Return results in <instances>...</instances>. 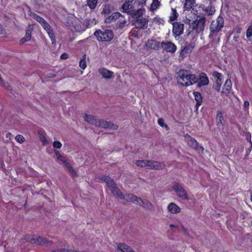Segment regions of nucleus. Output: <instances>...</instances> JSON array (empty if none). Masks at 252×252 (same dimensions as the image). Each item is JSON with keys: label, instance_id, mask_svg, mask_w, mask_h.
<instances>
[{"label": "nucleus", "instance_id": "nucleus-1", "mask_svg": "<svg viewBox=\"0 0 252 252\" xmlns=\"http://www.w3.org/2000/svg\"><path fill=\"white\" fill-rule=\"evenodd\" d=\"M111 193L117 199L121 200L123 203L132 202L143 207L150 208L152 207V204L147 200H143L136 196L130 194H123L117 185L111 181Z\"/></svg>", "mask_w": 252, "mask_h": 252}, {"label": "nucleus", "instance_id": "nucleus-2", "mask_svg": "<svg viewBox=\"0 0 252 252\" xmlns=\"http://www.w3.org/2000/svg\"><path fill=\"white\" fill-rule=\"evenodd\" d=\"M176 78L178 84L185 87L191 86L197 82L196 75L185 69L178 71Z\"/></svg>", "mask_w": 252, "mask_h": 252}, {"label": "nucleus", "instance_id": "nucleus-3", "mask_svg": "<svg viewBox=\"0 0 252 252\" xmlns=\"http://www.w3.org/2000/svg\"><path fill=\"white\" fill-rule=\"evenodd\" d=\"M135 164L139 167L145 168L147 169L158 170L162 169L165 167V165L163 163L144 159L137 160L135 161Z\"/></svg>", "mask_w": 252, "mask_h": 252}, {"label": "nucleus", "instance_id": "nucleus-4", "mask_svg": "<svg viewBox=\"0 0 252 252\" xmlns=\"http://www.w3.org/2000/svg\"><path fill=\"white\" fill-rule=\"evenodd\" d=\"M32 18L35 19L36 21L40 24L43 28L48 33L49 37L50 38L52 44L56 43V37L54 32L47 22L44 20L43 18L38 16L37 14H33L32 15Z\"/></svg>", "mask_w": 252, "mask_h": 252}, {"label": "nucleus", "instance_id": "nucleus-5", "mask_svg": "<svg viewBox=\"0 0 252 252\" xmlns=\"http://www.w3.org/2000/svg\"><path fill=\"white\" fill-rule=\"evenodd\" d=\"M84 118L86 122L96 126L107 128L109 126L108 122L98 119L96 117L91 115L85 114Z\"/></svg>", "mask_w": 252, "mask_h": 252}, {"label": "nucleus", "instance_id": "nucleus-6", "mask_svg": "<svg viewBox=\"0 0 252 252\" xmlns=\"http://www.w3.org/2000/svg\"><path fill=\"white\" fill-rule=\"evenodd\" d=\"M173 189L178 197L184 200H189L186 191L179 183H174L173 185Z\"/></svg>", "mask_w": 252, "mask_h": 252}, {"label": "nucleus", "instance_id": "nucleus-7", "mask_svg": "<svg viewBox=\"0 0 252 252\" xmlns=\"http://www.w3.org/2000/svg\"><path fill=\"white\" fill-rule=\"evenodd\" d=\"M185 140L189 147L198 151L200 150H204V148L200 146L196 140L190 135L188 134L185 135Z\"/></svg>", "mask_w": 252, "mask_h": 252}, {"label": "nucleus", "instance_id": "nucleus-8", "mask_svg": "<svg viewBox=\"0 0 252 252\" xmlns=\"http://www.w3.org/2000/svg\"><path fill=\"white\" fill-rule=\"evenodd\" d=\"M110 32L109 30H105L104 32L101 30L96 31L94 34L100 41H109Z\"/></svg>", "mask_w": 252, "mask_h": 252}, {"label": "nucleus", "instance_id": "nucleus-9", "mask_svg": "<svg viewBox=\"0 0 252 252\" xmlns=\"http://www.w3.org/2000/svg\"><path fill=\"white\" fill-rule=\"evenodd\" d=\"M161 48L164 51L171 53H174L177 50L176 45L171 42L164 41L160 43Z\"/></svg>", "mask_w": 252, "mask_h": 252}, {"label": "nucleus", "instance_id": "nucleus-10", "mask_svg": "<svg viewBox=\"0 0 252 252\" xmlns=\"http://www.w3.org/2000/svg\"><path fill=\"white\" fill-rule=\"evenodd\" d=\"M205 19L204 17L196 20L191 24L192 29H195L197 32L202 31L204 28Z\"/></svg>", "mask_w": 252, "mask_h": 252}, {"label": "nucleus", "instance_id": "nucleus-11", "mask_svg": "<svg viewBox=\"0 0 252 252\" xmlns=\"http://www.w3.org/2000/svg\"><path fill=\"white\" fill-rule=\"evenodd\" d=\"M223 20L221 17H218L216 20L212 22L210 25V30L212 32H218L222 27Z\"/></svg>", "mask_w": 252, "mask_h": 252}, {"label": "nucleus", "instance_id": "nucleus-12", "mask_svg": "<svg viewBox=\"0 0 252 252\" xmlns=\"http://www.w3.org/2000/svg\"><path fill=\"white\" fill-rule=\"evenodd\" d=\"M160 42L156 39H149L145 43V46L147 49L154 50H159L160 47Z\"/></svg>", "mask_w": 252, "mask_h": 252}, {"label": "nucleus", "instance_id": "nucleus-13", "mask_svg": "<svg viewBox=\"0 0 252 252\" xmlns=\"http://www.w3.org/2000/svg\"><path fill=\"white\" fill-rule=\"evenodd\" d=\"M55 153L58 159L64 164L65 166L68 169L69 171L71 173L72 175L73 176H76V173L75 171L70 166L69 164L67 162V160L65 158L61 156L59 152L58 151L55 152Z\"/></svg>", "mask_w": 252, "mask_h": 252}, {"label": "nucleus", "instance_id": "nucleus-14", "mask_svg": "<svg viewBox=\"0 0 252 252\" xmlns=\"http://www.w3.org/2000/svg\"><path fill=\"white\" fill-rule=\"evenodd\" d=\"M148 20L146 18H138L135 20L134 24L137 29H145L148 27Z\"/></svg>", "mask_w": 252, "mask_h": 252}, {"label": "nucleus", "instance_id": "nucleus-15", "mask_svg": "<svg viewBox=\"0 0 252 252\" xmlns=\"http://www.w3.org/2000/svg\"><path fill=\"white\" fill-rule=\"evenodd\" d=\"M173 33L175 36H179L183 33L184 25L180 22L173 23Z\"/></svg>", "mask_w": 252, "mask_h": 252}, {"label": "nucleus", "instance_id": "nucleus-16", "mask_svg": "<svg viewBox=\"0 0 252 252\" xmlns=\"http://www.w3.org/2000/svg\"><path fill=\"white\" fill-rule=\"evenodd\" d=\"M232 90V83L230 79H227L223 85L221 92L222 94L227 96L231 92Z\"/></svg>", "mask_w": 252, "mask_h": 252}, {"label": "nucleus", "instance_id": "nucleus-17", "mask_svg": "<svg viewBox=\"0 0 252 252\" xmlns=\"http://www.w3.org/2000/svg\"><path fill=\"white\" fill-rule=\"evenodd\" d=\"M198 81V86L200 87L204 86H206L209 83V79L207 75L204 73H201L199 76L198 79H197Z\"/></svg>", "mask_w": 252, "mask_h": 252}, {"label": "nucleus", "instance_id": "nucleus-18", "mask_svg": "<svg viewBox=\"0 0 252 252\" xmlns=\"http://www.w3.org/2000/svg\"><path fill=\"white\" fill-rule=\"evenodd\" d=\"M117 248L120 252H135L130 246L125 243L117 244Z\"/></svg>", "mask_w": 252, "mask_h": 252}, {"label": "nucleus", "instance_id": "nucleus-19", "mask_svg": "<svg viewBox=\"0 0 252 252\" xmlns=\"http://www.w3.org/2000/svg\"><path fill=\"white\" fill-rule=\"evenodd\" d=\"M195 47V43H191L187 46H185L181 51L180 56L182 57H184L186 54L191 52L192 49Z\"/></svg>", "mask_w": 252, "mask_h": 252}, {"label": "nucleus", "instance_id": "nucleus-20", "mask_svg": "<svg viewBox=\"0 0 252 252\" xmlns=\"http://www.w3.org/2000/svg\"><path fill=\"white\" fill-rule=\"evenodd\" d=\"M167 210L172 214H175L180 212V208L174 203H170L167 206Z\"/></svg>", "mask_w": 252, "mask_h": 252}, {"label": "nucleus", "instance_id": "nucleus-21", "mask_svg": "<svg viewBox=\"0 0 252 252\" xmlns=\"http://www.w3.org/2000/svg\"><path fill=\"white\" fill-rule=\"evenodd\" d=\"M32 30V25H30L28 27V29L26 31V35L24 37L22 38L20 40V43L21 44H24L27 41H29L31 38V33Z\"/></svg>", "mask_w": 252, "mask_h": 252}, {"label": "nucleus", "instance_id": "nucleus-22", "mask_svg": "<svg viewBox=\"0 0 252 252\" xmlns=\"http://www.w3.org/2000/svg\"><path fill=\"white\" fill-rule=\"evenodd\" d=\"M217 125L219 128H221L223 126L224 119L222 114L220 111H218L216 116Z\"/></svg>", "mask_w": 252, "mask_h": 252}, {"label": "nucleus", "instance_id": "nucleus-23", "mask_svg": "<svg viewBox=\"0 0 252 252\" xmlns=\"http://www.w3.org/2000/svg\"><path fill=\"white\" fill-rule=\"evenodd\" d=\"M193 95L195 98V100L196 101V107L197 109L200 106L202 101V97L201 94L198 92H194Z\"/></svg>", "mask_w": 252, "mask_h": 252}, {"label": "nucleus", "instance_id": "nucleus-24", "mask_svg": "<svg viewBox=\"0 0 252 252\" xmlns=\"http://www.w3.org/2000/svg\"><path fill=\"white\" fill-rule=\"evenodd\" d=\"M99 73L102 75V77L105 79H109L110 78V71L105 68H101L99 69Z\"/></svg>", "mask_w": 252, "mask_h": 252}, {"label": "nucleus", "instance_id": "nucleus-25", "mask_svg": "<svg viewBox=\"0 0 252 252\" xmlns=\"http://www.w3.org/2000/svg\"><path fill=\"white\" fill-rule=\"evenodd\" d=\"M195 3V0H185L184 5L185 10H190Z\"/></svg>", "mask_w": 252, "mask_h": 252}, {"label": "nucleus", "instance_id": "nucleus-26", "mask_svg": "<svg viewBox=\"0 0 252 252\" xmlns=\"http://www.w3.org/2000/svg\"><path fill=\"white\" fill-rule=\"evenodd\" d=\"M131 4L130 3H128L126 1L124 3V4L122 6V9H123V11L129 14L131 13Z\"/></svg>", "mask_w": 252, "mask_h": 252}, {"label": "nucleus", "instance_id": "nucleus-27", "mask_svg": "<svg viewBox=\"0 0 252 252\" xmlns=\"http://www.w3.org/2000/svg\"><path fill=\"white\" fill-rule=\"evenodd\" d=\"M87 4L91 10L95 9L98 4L97 0H86Z\"/></svg>", "mask_w": 252, "mask_h": 252}, {"label": "nucleus", "instance_id": "nucleus-28", "mask_svg": "<svg viewBox=\"0 0 252 252\" xmlns=\"http://www.w3.org/2000/svg\"><path fill=\"white\" fill-rule=\"evenodd\" d=\"M31 240L32 243L39 245L43 244L45 242L44 238L39 236H34Z\"/></svg>", "mask_w": 252, "mask_h": 252}, {"label": "nucleus", "instance_id": "nucleus-29", "mask_svg": "<svg viewBox=\"0 0 252 252\" xmlns=\"http://www.w3.org/2000/svg\"><path fill=\"white\" fill-rule=\"evenodd\" d=\"M79 66L82 69H85L87 67L86 56L84 55L83 58L79 62Z\"/></svg>", "mask_w": 252, "mask_h": 252}, {"label": "nucleus", "instance_id": "nucleus-30", "mask_svg": "<svg viewBox=\"0 0 252 252\" xmlns=\"http://www.w3.org/2000/svg\"><path fill=\"white\" fill-rule=\"evenodd\" d=\"M110 12V5L106 4L103 6L102 11V14L104 15L105 16H108Z\"/></svg>", "mask_w": 252, "mask_h": 252}, {"label": "nucleus", "instance_id": "nucleus-31", "mask_svg": "<svg viewBox=\"0 0 252 252\" xmlns=\"http://www.w3.org/2000/svg\"><path fill=\"white\" fill-rule=\"evenodd\" d=\"M178 16V14L176 9L172 8V12L169 17L170 20L172 21H175L177 19Z\"/></svg>", "mask_w": 252, "mask_h": 252}, {"label": "nucleus", "instance_id": "nucleus-32", "mask_svg": "<svg viewBox=\"0 0 252 252\" xmlns=\"http://www.w3.org/2000/svg\"><path fill=\"white\" fill-rule=\"evenodd\" d=\"M213 76L214 77L217 78L216 82L222 83L223 76L221 73L216 71L214 72Z\"/></svg>", "mask_w": 252, "mask_h": 252}, {"label": "nucleus", "instance_id": "nucleus-33", "mask_svg": "<svg viewBox=\"0 0 252 252\" xmlns=\"http://www.w3.org/2000/svg\"><path fill=\"white\" fill-rule=\"evenodd\" d=\"M159 4L160 2L158 0H153L150 7V9L152 11L156 10L159 6Z\"/></svg>", "mask_w": 252, "mask_h": 252}, {"label": "nucleus", "instance_id": "nucleus-34", "mask_svg": "<svg viewBox=\"0 0 252 252\" xmlns=\"http://www.w3.org/2000/svg\"><path fill=\"white\" fill-rule=\"evenodd\" d=\"M153 22L154 23L158 24V25H163L164 23V20L158 16H156L153 19Z\"/></svg>", "mask_w": 252, "mask_h": 252}, {"label": "nucleus", "instance_id": "nucleus-35", "mask_svg": "<svg viewBox=\"0 0 252 252\" xmlns=\"http://www.w3.org/2000/svg\"><path fill=\"white\" fill-rule=\"evenodd\" d=\"M145 12V9L143 8H140L136 10L134 13L133 16L136 18L140 17L142 16Z\"/></svg>", "mask_w": 252, "mask_h": 252}, {"label": "nucleus", "instance_id": "nucleus-36", "mask_svg": "<svg viewBox=\"0 0 252 252\" xmlns=\"http://www.w3.org/2000/svg\"><path fill=\"white\" fill-rule=\"evenodd\" d=\"M158 124L161 127H165L166 129H168V126L164 123V121L162 118H159L158 121Z\"/></svg>", "mask_w": 252, "mask_h": 252}, {"label": "nucleus", "instance_id": "nucleus-37", "mask_svg": "<svg viewBox=\"0 0 252 252\" xmlns=\"http://www.w3.org/2000/svg\"><path fill=\"white\" fill-rule=\"evenodd\" d=\"M15 138L16 141L19 143H22L25 140V138L21 135H17Z\"/></svg>", "mask_w": 252, "mask_h": 252}, {"label": "nucleus", "instance_id": "nucleus-38", "mask_svg": "<svg viewBox=\"0 0 252 252\" xmlns=\"http://www.w3.org/2000/svg\"><path fill=\"white\" fill-rule=\"evenodd\" d=\"M246 36L247 38H250L252 36V25L248 27L247 30Z\"/></svg>", "mask_w": 252, "mask_h": 252}, {"label": "nucleus", "instance_id": "nucleus-39", "mask_svg": "<svg viewBox=\"0 0 252 252\" xmlns=\"http://www.w3.org/2000/svg\"><path fill=\"white\" fill-rule=\"evenodd\" d=\"M122 17V16L121 14V13H120L119 12H115V13H113L112 14V15H111V19L112 20H116L118 18H119L120 17Z\"/></svg>", "mask_w": 252, "mask_h": 252}, {"label": "nucleus", "instance_id": "nucleus-40", "mask_svg": "<svg viewBox=\"0 0 252 252\" xmlns=\"http://www.w3.org/2000/svg\"><path fill=\"white\" fill-rule=\"evenodd\" d=\"M102 179L106 183L107 186L109 188L110 184V178L109 176H104Z\"/></svg>", "mask_w": 252, "mask_h": 252}, {"label": "nucleus", "instance_id": "nucleus-41", "mask_svg": "<svg viewBox=\"0 0 252 252\" xmlns=\"http://www.w3.org/2000/svg\"><path fill=\"white\" fill-rule=\"evenodd\" d=\"M62 144L59 141H54V143H53V146L54 148H57V149H60L62 147Z\"/></svg>", "mask_w": 252, "mask_h": 252}, {"label": "nucleus", "instance_id": "nucleus-42", "mask_svg": "<svg viewBox=\"0 0 252 252\" xmlns=\"http://www.w3.org/2000/svg\"><path fill=\"white\" fill-rule=\"evenodd\" d=\"M53 252H77L74 250H69L67 249H61L54 251Z\"/></svg>", "mask_w": 252, "mask_h": 252}, {"label": "nucleus", "instance_id": "nucleus-43", "mask_svg": "<svg viewBox=\"0 0 252 252\" xmlns=\"http://www.w3.org/2000/svg\"><path fill=\"white\" fill-rule=\"evenodd\" d=\"M0 85L2 86H4L5 87H6L7 89L10 90V86H8L7 87L5 85L4 83L3 82V80H2V78L0 76Z\"/></svg>", "mask_w": 252, "mask_h": 252}, {"label": "nucleus", "instance_id": "nucleus-44", "mask_svg": "<svg viewBox=\"0 0 252 252\" xmlns=\"http://www.w3.org/2000/svg\"><path fill=\"white\" fill-rule=\"evenodd\" d=\"M216 84H217V86H216V87H215V90L218 92H220V90L221 83L216 82Z\"/></svg>", "mask_w": 252, "mask_h": 252}, {"label": "nucleus", "instance_id": "nucleus-45", "mask_svg": "<svg viewBox=\"0 0 252 252\" xmlns=\"http://www.w3.org/2000/svg\"><path fill=\"white\" fill-rule=\"evenodd\" d=\"M68 58V56L66 53H63L61 56V59H66Z\"/></svg>", "mask_w": 252, "mask_h": 252}, {"label": "nucleus", "instance_id": "nucleus-46", "mask_svg": "<svg viewBox=\"0 0 252 252\" xmlns=\"http://www.w3.org/2000/svg\"><path fill=\"white\" fill-rule=\"evenodd\" d=\"M249 102L248 101L245 100L244 103V106L245 108L248 109L249 106Z\"/></svg>", "mask_w": 252, "mask_h": 252}, {"label": "nucleus", "instance_id": "nucleus-47", "mask_svg": "<svg viewBox=\"0 0 252 252\" xmlns=\"http://www.w3.org/2000/svg\"><path fill=\"white\" fill-rule=\"evenodd\" d=\"M248 140H249L250 144V148L248 150V152L249 153L251 152L252 148V142L251 141V138H250L249 139L248 138Z\"/></svg>", "mask_w": 252, "mask_h": 252}, {"label": "nucleus", "instance_id": "nucleus-48", "mask_svg": "<svg viewBox=\"0 0 252 252\" xmlns=\"http://www.w3.org/2000/svg\"><path fill=\"white\" fill-rule=\"evenodd\" d=\"M169 227L170 228H172V229L174 228L175 229H177L178 228V226L177 225H175L172 224H171L169 225Z\"/></svg>", "mask_w": 252, "mask_h": 252}, {"label": "nucleus", "instance_id": "nucleus-49", "mask_svg": "<svg viewBox=\"0 0 252 252\" xmlns=\"http://www.w3.org/2000/svg\"><path fill=\"white\" fill-rule=\"evenodd\" d=\"M118 126L115 124H111V129H117Z\"/></svg>", "mask_w": 252, "mask_h": 252}, {"label": "nucleus", "instance_id": "nucleus-50", "mask_svg": "<svg viewBox=\"0 0 252 252\" xmlns=\"http://www.w3.org/2000/svg\"><path fill=\"white\" fill-rule=\"evenodd\" d=\"M6 138L10 139L12 137V134L10 133H7L6 135Z\"/></svg>", "mask_w": 252, "mask_h": 252}, {"label": "nucleus", "instance_id": "nucleus-51", "mask_svg": "<svg viewBox=\"0 0 252 252\" xmlns=\"http://www.w3.org/2000/svg\"><path fill=\"white\" fill-rule=\"evenodd\" d=\"M134 0H126V2H127L128 3H131L133 2Z\"/></svg>", "mask_w": 252, "mask_h": 252}, {"label": "nucleus", "instance_id": "nucleus-52", "mask_svg": "<svg viewBox=\"0 0 252 252\" xmlns=\"http://www.w3.org/2000/svg\"><path fill=\"white\" fill-rule=\"evenodd\" d=\"M146 0H142V2H139V3L141 2V3H145L146 2Z\"/></svg>", "mask_w": 252, "mask_h": 252}, {"label": "nucleus", "instance_id": "nucleus-53", "mask_svg": "<svg viewBox=\"0 0 252 252\" xmlns=\"http://www.w3.org/2000/svg\"><path fill=\"white\" fill-rule=\"evenodd\" d=\"M214 11L212 10V11H211L210 14L212 15L214 14Z\"/></svg>", "mask_w": 252, "mask_h": 252}, {"label": "nucleus", "instance_id": "nucleus-54", "mask_svg": "<svg viewBox=\"0 0 252 252\" xmlns=\"http://www.w3.org/2000/svg\"><path fill=\"white\" fill-rule=\"evenodd\" d=\"M126 23V21L125 20H124V21H123V24H125V23Z\"/></svg>", "mask_w": 252, "mask_h": 252}, {"label": "nucleus", "instance_id": "nucleus-55", "mask_svg": "<svg viewBox=\"0 0 252 252\" xmlns=\"http://www.w3.org/2000/svg\"><path fill=\"white\" fill-rule=\"evenodd\" d=\"M251 201H252V195H251Z\"/></svg>", "mask_w": 252, "mask_h": 252}, {"label": "nucleus", "instance_id": "nucleus-56", "mask_svg": "<svg viewBox=\"0 0 252 252\" xmlns=\"http://www.w3.org/2000/svg\"><path fill=\"white\" fill-rule=\"evenodd\" d=\"M109 16H108V18H109ZM107 20H109V18L106 19V21H107Z\"/></svg>", "mask_w": 252, "mask_h": 252}, {"label": "nucleus", "instance_id": "nucleus-57", "mask_svg": "<svg viewBox=\"0 0 252 252\" xmlns=\"http://www.w3.org/2000/svg\"><path fill=\"white\" fill-rule=\"evenodd\" d=\"M251 225H252V222H251Z\"/></svg>", "mask_w": 252, "mask_h": 252}]
</instances>
